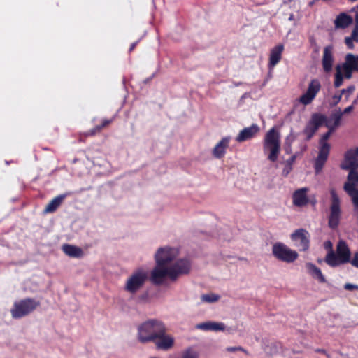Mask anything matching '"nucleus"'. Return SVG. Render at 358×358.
<instances>
[{
	"instance_id": "27",
	"label": "nucleus",
	"mask_w": 358,
	"mask_h": 358,
	"mask_svg": "<svg viewBox=\"0 0 358 358\" xmlns=\"http://www.w3.org/2000/svg\"><path fill=\"white\" fill-rule=\"evenodd\" d=\"M113 122V119H103L101 120L100 124L96 125L92 129H91V136L94 135L100 132L103 128L108 127L110 124Z\"/></svg>"
},
{
	"instance_id": "31",
	"label": "nucleus",
	"mask_w": 358,
	"mask_h": 358,
	"mask_svg": "<svg viewBox=\"0 0 358 358\" xmlns=\"http://www.w3.org/2000/svg\"><path fill=\"white\" fill-rule=\"evenodd\" d=\"M348 56L349 57L355 72L358 73V55H353L352 53H348Z\"/></svg>"
},
{
	"instance_id": "9",
	"label": "nucleus",
	"mask_w": 358,
	"mask_h": 358,
	"mask_svg": "<svg viewBox=\"0 0 358 358\" xmlns=\"http://www.w3.org/2000/svg\"><path fill=\"white\" fill-rule=\"evenodd\" d=\"M272 254L277 259L286 263H292L299 257L296 251L290 249L285 244L280 242L273 245Z\"/></svg>"
},
{
	"instance_id": "14",
	"label": "nucleus",
	"mask_w": 358,
	"mask_h": 358,
	"mask_svg": "<svg viewBox=\"0 0 358 358\" xmlns=\"http://www.w3.org/2000/svg\"><path fill=\"white\" fill-rule=\"evenodd\" d=\"M333 46L327 45L324 47L322 58V65L323 71L328 73L332 71L334 62Z\"/></svg>"
},
{
	"instance_id": "51",
	"label": "nucleus",
	"mask_w": 358,
	"mask_h": 358,
	"mask_svg": "<svg viewBox=\"0 0 358 358\" xmlns=\"http://www.w3.org/2000/svg\"><path fill=\"white\" fill-rule=\"evenodd\" d=\"M150 358H157V357H150Z\"/></svg>"
},
{
	"instance_id": "1",
	"label": "nucleus",
	"mask_w": 358,
	"mask_h": 358,
	"mask_svg": "<svg viewBox=\"0 0 358 358\" xmlns=\"http://www.w3.org/2000/svg\"><path fill=\"white\" fill-rule=\"evenodd\" d=\"M138 340L141 343L150 342L159 350L167 351L174 345V338L166 334L164 323L159 320L150 319L138 327Z\"/></svg>"
},
{
	"instance_id": "10",
	"label": "nucleus",
	"mask_w": 358,
	"mask_h": 358,
	"mask_svg": "<svg viewBox=\"0 0 358 358\" xmlns=\"http://www.w3.org/2000/svg\"><path fill=\"white\" fill-rule=\"evenodd\" d=\"M291 239L294 242V245L299 251H307L310 248V236L308 231L304 229H296L291 234Z\"/></svg>"
},
{
	"instance_id": "26",
	"label": "nucleus",
	"mask_w": 358,
	"mask_h": 358,
	"mask_svg": "<svg viewBox=\"0 0 358 358\" xmlns=\"http://www.w3.org/2000/svg\"><path fill=\"white\" fill-rule=\"evenodd\" d=\"M197 327L204 331H224L225 325L222 322H207L198 324Z\"/></svg>"
},
{
	"instance_id": "29",
	"label": "nucleus",
	"mask_w": 358,
	"mask_h": 358,
	"mask_svg": "<svg viewBox=\"0 0 358 358\" xmlns=\"http://www.w3.org/2000/svg\"><path fill=\"white\" fill-rule=\"evenodd\" d=\"M181 358H199V354L192 348H188L182 353Z\"/></svg>"
},
{
	"instance_id": "2",
	"label": "nucleus",
	"mask_w": 358,
	"mask_h": 358,
	"mask_svg": "<svg viewBox=\"0 0 358 358\" xmlns=\"http://www.w3.org/2000/svg\"><path fill=\"white\" fill-rule=\"evenodd\" d=\"M190 267L189 262L183 259L176 261L170 267L156 264L151 272L150 280L155 285L162 284L166 277H169L174 281L179 275L187 274L190 271Z\"/></svg>"
},
{
	"instance_id": "3",
	"label": "nucleus",
	"mask_w": 358,
	"mask_h": 358,
	"mask_svg": "<svg viewBox=\"0 0 358 358\" xmlns=\"http://www.w3.org/2000/svg\"><path fill=\"white\" fill-rule=\"evenodd\" d=\"M351 258V252L344 241H339L336 245V250L329 252L324 259L325 262L331 267H336L349 263Z\"/></svg>"
},
{
	"instance_id": "15",
	"label": "nucleus",
	"mask_w": 358,
	"mask_h": 358,
	"mask_svg": "<svg viewBox=\"0 0 358 358\" xmlns=\"http://www.w3.org/2000/svg\"><path fill=\"white\" fill-rule=\"evenodd\" d=\"M332 117L334 119V124H331L330 122H326V127L329 130L322 136L319 141V144L329 143L327 141L341 124L342 113H334L332 115Z\"/></svg>"
},
{
	"instance_id": "28",
	"label": "nucleus",
	"mask_w": 358,
	"mask_h": 358,
	"mask_svg": "<svg viewBox=\"0 0 358 358\" xmlns=\"http://www.w3.org/2000/svg\"><path fill=\"white\" fill-rule=\"evenodd\" d=\"M317 131V129H316L308 122L303 129V133L306 136V140L310 141L313 137Z\"/></svg>"
},
{
	"instance_id": "30",
	"label": "nucleus",
	"mask_w": 358,
	"mask_h": 358,
	"mask_svg": "<svg viewBox=\"0 0 358 358\" xmlns=\"http://www.w3.org/2000/svg\"><path fill=\"white\" fill-rule=\"evenodd\" d=\"M219 299V296L214 294H203L201 296V300L204 302L208 303H213L217 301Z\"/></svg>"
},
{
	"instance_id": "17",
	"label": "nucleus",
	"mask_w": 358,
	"mask_h": 358,
	"mask_svg": "<svg viewBox=\"0 0 358 358\" xmlns=\"http://www.w3.org/2000/svg\"><path fill=\"white\" fill-rule=\"evenodd\" d=\"M284 45L281 43L273 47L269 55L268 67L269 69H273L281 60Z\"/></svg>"
},
{
	"instance_id": "5",
	"label": "nucleus",
	"mask_w": 358,
	"mask_h": 358,
	"mask_svg": "<svg viewBox=\"0 0 358 358\" xmlns=\"http://www.w3.org/2000/svg\"><path fill=\"white\" fill-rule=\"evenodd\" d=\"M331 203L328 215V226L331 229L338 228L342 215L341 199L335 189H330Z\"/></svg>"
},
{
	"instance_id": "47",
	"label": "nucleus",
	"mask_w": 358,
	"mask_h": 358,
	"mask_svg": "<svg viewBox=\"0 0 358 358\" xmlns=\"http://www.w3.org/2000/svg\"><path fill=\"white\" fill-rule=\"evenodd\" d=\"M326 244H327V246H329L330 248H331V243L330 241L327 242Z\"/></svg>"
},
{
	"instance_id": "11",
	"label": "nucleus",
	"mask_w": 358,
	"mask_h": 358,
	"mask_svg": "<svg viewBox=\"0 0 358 358\" xmlns=\"http://www.w3.org/2000/svg\"><path fill=\"white\" fill-rule=\"evenodd\" d=\"M321 90V83L317 79H313L308 84L306 92L303 94L299 101L304 106L310 104Z\"/></svg>"
},
{
	"instance_id": "34",
	"label": "nucleus",
	"mask_w": 358,
	"mask_h": 358,
	"mask_svg": "<svg viewBox=\"0 0 358 358\" xmlns=\"http://www.w3.org/2000/svg\"><path fill=\"white\" fill-rule=\"evenodd\" d=\"M349 263H350L352 266L358 268V251L354 253Z\"/></svg>"
},
{
	"instance_id": "44",
	"label": "nucleus",
	"mask_w": 358,
	"mask_h": 358,
	"mask_svg": "<svg viewBox=\"0 0 358 358\" xmlns=\"http://www.w3.org/2000/svg\"><path fill=\"white\" fill-rule=\"evenodd\" d=\"M330 121V123L331 124H334V119L332 117V115L331 116L330 119L329 120Z\"/></svg>"
},
{
	"instance_id": "16",
	"label": "nucleus",
	"mask_w": 358,
	"mask_h": 358,
	"mask_svg": "<svg viewBox=\"0 0 358 358\" xmlns=\"http://www.w3.org/2000/svg\"><path fill=\"white\" fill-rule=\"evenodd\" d=\"M308 190V187H303L294 191L292 195V201L295 206L303 207L308 204L309 198L307 195Z\"/></svg>"
},
{
	"instance_id": "18",
	"label": "nucleus",
	"mask_w": 358,
	"mask_h": 358,
	"mask_svg": "<svg viewBox=\"0 0 358 358\" xmlns=\"http://www.w3.org/2000/svg\"><path fill=\"white\" fill-rule=\"evenodd\" d=\"M259 131V127L256 124H253L250 127L242 129L236 136V141L241 143L250 140L255 137Z\"/></svg>"
},
{
	"instance_id": "22",
	"label": "nucleus",
	"mask_w": 358,
	"mask_h": 358,
	"mask_svg": "<svg viewBox=\"0 0 358 358\" xmlns=\"http://www.w3.org/2000/svg\"><path fill=\"white\" fill-rule=\"evenodd\" d=\"M62 250L65 255L72 258H81L84 255L83 250L76 245L70 244H64Z\"/></svg>"
},
{
	"instance_id": "43",
	"label": "nucleus",
	"mask_w": 358,
	"mask_h": 358,
	"mask_svg": "<svg viewBox=\"0 0 358 358\" xmlns=\"http://www.w3.org/2000/svg\"><path fill=\"white\" fill-rule=\"evenodd\" d=\"M295 159H296V157H295L294 155V156H292V157L290 158V159L289 160V164H292V163L295 160Z\"/></svg>"
},
{
	"instance_id": "52",
	"label": "nucleus",
	"mask_w": 358,
	"mask_h": 358,
	"mask_svg": "<svg viewBox=\"0 0 358 358\" xmlns=\"http://www.w3.org/2000/svg\"><path fill=\"white\" fill-rule=\"evenodd\" d=\"M357 10H358V6H357Z\"/></svg>"
},
{
	"instance_id": "7",
	"label": "nucleus",
	"mask_w": 358,
	"mask_h": 358,
	"mask_svg": "<svg viewBox=\"0 0 358 358\" xmlns=\"http://www.w3.org/2000/svg\"><path fill=\"white\" fill-rule=\"evenodd\" d=\"M354 71L355 72V70L347 54L345 57V62L342 64H338L336 66L334 82V87L336 88L341 87L343 85V78H352Z\"/></svg>"
},
{
	"instance_id": "23",
	"label": "nucleus",
	"mask_w": 358,
	"mask_h": 358,
	"mask_svg": "<svg viewBox=\"0 0 358 358\" xmlns=\"http://www.w3.org/2000/svg\"><path fill=\"white\" fill-rule=\"evenodd\" d=\"M306 268L308 273L315 279L317 280L320 283H325L327 282L326 278L323 275L320 268L317 267L314 264L311 262H307L306 264Z\"/></svg>"
},
{
	"instance_id": "38",
	"label": "nucleus",
	"mask_w": 358,
	"mask_h": 358,
	"mask_svg": "<svg viewBox=\"0 0 358 358\" xmlns=\"http://www.w3.org/2000/svg\"><path fill=\"white\" fill-rule=\"evenodd\" d=\"M356 103H357V101L355 100L351 106L345 108L343 112H338V113H342V115H343L344 114H348V113H350L354 109V105Z\"/></svg>"
},
{
	"instance_id": "49",
	"label": "nucleus",
	"mask_w": 358,
	"mask_h": 358,
	"mask_svg": "<svg viewBox=\"0 0 358 358\" xmlns=\"http://www.w3.org/2000/svg\"><path fill=\"white\" fill-rule=\"evenodd\" d=\"M289 148H290V146H289V148H286V152L287 153L289 152Z\"/></svg>"
},
{
	"instance_id": "20",
	"label": "nucleus",
	"mask_w": 358,
	"mask_h": 358,
	"mask_svg": "<svg viewBox=\"0 0 358 358\" xmlns=\"http://www.w3.org/2000/svg\"><path fill=\"white\" fill-rule=\"evenodd\" d=\"M229 137L223 138L213 148V155L217 159L222 158L226 153V150L229 147Z\"/></svg>"
},
{
	"instance_id": "6",
	"label": "nucleus",
	"mask_w": 358,
	"mask_h": 358,
	"mask_svg": "<svg viewBox=\"0 0 358 358\" xmlns=\"http://www.w3.org/2000/svg\"><path fill=\"white\" fill-rule=\"evenodd\" d=\"M40 302L31 298H27L14 303L10 310L11 315L14 319L22 318L32 313Z\"/></svg>"
},
{
	"instance_id": "50",
	"label": "nucleus",
	"mask_w": 358,
	"mask_h": 358,
	"mask_svg": "<svg viewBox=\"0 0 358 358\" xmlns=\"http://www.w3.org/2000/svg\"><path fill=\"white\" fill-rule=\"evenodd\" d=\"M318 262H319V263H321V262H322V260H321V259H318Z\"/></svg>"
},
{
	"instance_id": "12",
	"label": "nucleus",
	"mask_w": 358,
	"mask_h": 358,
	"mask_svg": "<svg viewBox=\"0 0 358 358\" xmlns=\"http://www.w3.org/2000/svg\"><path fill=\"white\" fill-rule=\"evenodd\" d=\"M177 253V250L174 248L169 247L160 248L155 256L156 264L166 266L175 259Z\"/></svg>"
},
{
	"instance_id": "19",
	"label": "nucleus",
	"mask_w": 358,
	"mask_h": 358,
	"mask_svg": "<svg viewBox=\"0 0 358 358\" xmlns=\"http://www.w3.org/2000/svg\"><path fill=\"white\" fill-rule=\"evenodd\" d=\"M352 166H358V148L348 150L345 155L344 163L341 165L342 169Z\"/></svg>"
},
{
	"instance_id": "40",
	"label": "nucleus",
	"mask_w": 358,
	"mask_h": 358,
	"mask_svg": "<svg viewBox=\"0 0 358 358\" xmlns=\"http://www.w3.org/2000/svg\"><path fill=\"white\" fill-rule=\"evenodd\" d=\"M316 352H318V353H322V354H324V355H326L327 357L328 358H330V356L329 355L327 352V351L324 349H321V348H317L315 350Z\"/></svg>"
},
{
	"instance_id": "35",
	"label": "nucleus",
	"mask_w": 358,
	"mask_h": 358,
	"mask_svg": "<svg viewBox=\"0 0 358 358\" xmlns=\"http://www.w3.org/2000/svg\"><path fill=\"white\" fill-rule=\"evenodd\" d=\"M351 37L354 38V41L358 42V24L355 23V26L352 29Z\"/></svg>"
},
{
	"instance_id": "4",
	"label": "nucleus",
	"mask_w": 358,
	"mask_h": 358,
	"mask_svg": "<svg viewBox=\"0 0 358 358\" xmlns=\"http://www.w3.org/2000/svg\"><path fill=\"white\" fill-rule=\"evenodd\" d=\"M264 152H269L268 159L272 162L277 161L280 152V135L275 127L266 134L263 141Z\"/></svg>"
},
{
	"instance_id": "25",
	"label": "nucleus",
	"mask_w": 358,
	"mask_h": 358,
	"mask_svg": "<svg viewBox=\"0 0 358 358\" xmlns=\"http://www.w3.org/2000/svg\"><path fill=\"white\" fill-rule=\"evenodd\" d=\"M326 122H330L327 116L317 113H313L308 121V123L317 130L321 126H326Z\"/></svg>"
},
{
	"instance_id": "48",
	"label": "nucleus",
	"mask_w": 358,
	"mask_h": 358,
	"mask_svg": "<svg viewBox=\"0 0 358 358\" xmlns=\"http://www.w3.org/2000/svg\"><path fill=\"white\" fill-rule=\"evenodd\" d=\"M357 9V7H354V8H352L351 9V12L355 11Z\"/></svg>"
},
{
	"instance_id": "36",
	"label": "nucleus",
	"mask_w": 358,
	"mask_h": 358,
	"mask_svg": "<svg viewBox=\"0 0 358 358\" xmlns=\"http://www.w3.org/2000/svg\"><path fill=\"white\" fill-rule=\"evenodd\" d=\"M353 41L354 38H352L351 36L345 37V43L349 49H352L354 48Z\"/></svg>"
},
{
	"instance_id": "32",
	"label": "nucleus",
	"mask_w": 358,
	"mask_h": 358,
	"mask_svg": "<svg viewBox=\"0 0 358 358\" xmlns=\"http://www.w3.org/2000/svg\"><path fill=\"white\" fill-rule=\"evenodd\" d=\"M227 351L229 352H234L236 351H242L246 355H249L248 350H245L241 346H236V347H228L227 348Z\"/></svg>"
},
{
	"instance_id": "8",
	"label": "nucleus",
	"mask_w": 358,
	"mask_h": 358,
	"mask_svg": "<svg viewBox=\"0 0 358 358\" xmlns=\"http://www.w3.org/2000/svg\"><path fill=\"white\" fill-rule=\"evenodd\" d=\"M147 278L148 274L144 270H136L127 280L124 290L131 294H136L143 287Z\"/></svg>"
},
{
	"instance_id": "45",
	"label": "nucleus",
	"mask_w": 358,
	"mask_h": 358,
	"mask_svg": "<svg viewBox=\"0 0 358 358\" xmlns=\"http://www.w3.org/2000/svg\"><path fill=\"white\" fill-rule=\"evenodd\" d=\"M293 19H294V15H293V14H292V15L289 16V20H292Z\"/></svg>"
},
{
	"instance_id": "33",
	"label": "nucleus",
	"mask_w": 358,
	"mask_h": 358,
	"mask_svg": "<svg viewBox=\"0 0 358 358\" xmlns=\"http://www.w3.org/2000/svg\"><path fill=\"white\" fill-rule=\"evenodd\" d=\"M355 90V86L350 85V86L348 87L346 89L341 90V92L343 94H346V97L348 98L351 94L353 93Z\"/></svg>"
},
{
	"instance_id": "24",
	"label": "nucleus",
	"mask_w": 358,
	"mask_h": 358,
	"mask_svg": "<svg viewBox=\"0 0 358 358\" xmlns=\"http://www.w3.org/2000/svg\"><path fill=\"white\" fill-rule=\"evenodd\" d=\"M67 194H60L52 199L49 203L45 206L44 209L45 213H52L56 211V210L62 204L63 200L66 198Z\"/></svg>"
},
{
	"instance_id": "46",
	"label": "nucleus",
	"mask_w": 358,
	"mask_h": 358,
	"mask_svg": "<svg viewBox=\"0 0 358 358\" xmlns=\"http://www.w3.org/2000/svg\"><path fill=\"white\" fill-rule=\"evenodd\" d=\"M326 244H327V246H329L330 248H331V243L330 241L327 242Z\"/></svg>"
},
{
	"instance_id": "21",
	"label": "nucleus",
	"mask_w": 358,
	"mask_h": 358,
	"mask_svg": "<svg viewBox=\"0 0 358 358\" xmlns=\"http://www.w3.org/2000/svg\"><path fill=\"white\" fill-rule=\"evenodd\" d=\"M353 22V18L345 13H341L334 20L336 29H345Z\"/></svg>"
},
{
	"instance_id": "42",
	"label": "nucleus",
	"mask_w": 358,
	"mask_h": 358,
	"mask_svg": "<svg viewBox=\"0 0 358 358\" xmlns=\"http://www.w3.org/2000/svg\"><path fill=\"white\" fill-rule=\"evenodd\" d=\"M137 44H138V41H136V42L131 43L130 45V48H129V52L133 51L135 49Z\"/></svg>"
},
{
	"instance_id": "39",
	"label": "nucleus",
	"mask_w": 358,
	"mask_h": 358,
	"mask_svg": "<svg viewBox=\"0 0 358 358\" xmlns=\"http://www.w3.org/2000/svg\"><path fill=\"white\" fill-rule=\"evenodd\" d=\"M342 95H343V94H341V92L339 94H335L333 96L332 101H333L334 105H336L341 101Z\"/></svg>"
},
{
	"instance_id": "41",
	"label": "nucleus",
	"mask_w": 358,
	"mask_h": 358,
	"mask_svg": "<svg viewBox=\"0 0 358 358\" xmlns=\"http://www.w3.org/2000/svg\"><path fill=\"white\" fill-rule=\"evenodd\" d=\"M313 206H315L317 204V199L315 196H313L312 198L309 199V203Z\"/></svg>"
},
{
	"instance_id": "13",
	"label": "nucleus",
	"mask_w": 358,
	"mask_h": 358,
	"mask_svg": "<svg viewBox=\"0 0 358 358\" xmlns=\"http://www.w3.org/2000/svg\"><path fill=\"white\" fill-rule=\"evenodd\" d=\"M319 153L315 162V172H320L326 163L329 152L331 145L329 143L319 144Z\"/></svg>"
},
{
	"instance_id": "37",
	"label": "nucleus",
	"mask_w": 358,
	"mask_h": 358,
	"mask_svg": "<svg viewBox=\"0 0 358 358\" xmlns=\"http://www.w3.org/2000/svg\"><path fill=\"white\" fill-rule=\"evenodd\" d=\"M344 289L348 291L358 290V285L351 283H345L344 285Z\"/></svg>"
}]
</instances>
